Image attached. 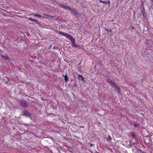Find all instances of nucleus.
<instances>
[{
  "label": "nucleus",
  "instance_id": "f257e3e1",
  "mask_svg": "<svg viewBox=\"0 0 153 153\" xmlns=\"http://www.w3.org/2000/svg\"><path fill=\"white\" fill-rule=\"evenodd\" d=\"M58 33L59 35L62 34L70 40L72 43V47L76 48L78 47V45L75 43V39L71 35L67 33L61 32H59Z\"/></svg>",
  "mask_w": 153,
  "mask_h": 153
},
{
  "label": "nucleus",
  "instance_id": "f03ea898",
  "mask_svg": "<svg viewBox=\"0 0 153 153\" xmlns=\"http://www.w3.org/2000/svg\"><path fill=\"white\" fill-rule=\"evenodd\" d=\"M108 82L109 83L112 87L115 88V89L117 90L118 93L120 94L121 90L120 87L117 85V83L115 82L113 80H111L109 78H108L107 79Z\"/></svg>",
  "mask_w": 153,
  "mask_h": 153
},
{
  "label": "nucleus",
  "instance_id": "7ed1b4c3",
  "mask_svg": "<svg viewBox=\"0 0 153 153\" xmlns=\"http://www.w3.org/2000/svg\"><path fill=\"white\" fill-rule=\"evenodd\" d=\"M71 10H69L71 12L72 14H74V15L77 17V16H79L80 15L78 13L77 10L75 9H72L71 8Z\"/></svg>",
  "mask_w": 153,
  "mask_h": 153
},
{
  "label": "nucleus",
  "instance_id": "20e7f679",
  "mask_svg": "<svg viewBox=\"0 0 153 153\" xmlns=\"http://www.w3.org/2000/svg\"><path fill=\"white\" fill-rule=\"evenodd\" d=\"M59 6L60 7L64 9H68V10H71V8L68 5H63L60 4H59Z\"/></svg>",
  "mask_w": 153,
  "mask_h": 153
},
{
  "label": "nucleus",
  "instance_id": "39448f33",
  "mask_svg": "<svg viewBox=\"0 0 153 153\" xmlns=\"http://www.w3.org/2000/svg\"><path fill=\"white\" fill-rule=\"evenodd\" d=\"M20 103L22 106L27 107L28 106L25 100H22L20 101Z\"/></svg>",
  "mask_w": 153,
  "mask_h": 153
},
{
  "label": "nucleus",
  "instance_id": "423d86ee",
  "mask_svg": "<svg viewBox=\"0 0 153 153\" xmlns=\"http://www.w3.org/2000/svg\"><path fill=\"white\" fill-rule=\"evenodd\" d=\"M22 113L24 115L29 117L30 115V114L29 111L26 110H24L22 112Z\"/></svg>",
  "mask_w": 153,
  "mask_h": 153
},
{
  "label": "nucleus",
  "instance_id": "0eeeda50",
  "mask_svg": "<svg viewBox=\"0 0 153 153\" xmlns=\"http://www.w3.org/2000/svg\"><path fill=\"white\" fill-rule=\"evenodd\" d=\"M100 2L104 4H108L109 5V6L110 4V2L109 1H101V0H99Z\"/></svg>",
  "mask_w": 153,
  "mask_h": 153
},
{
  "label": "nucleus",
  "instance_id": "6e6552de",
  "mask_svg": "<svg viewBox=\"0 0 153 153\" xmlns=\"http://www.w3.org/2000/svg\"><path fill=\"white\" fill-rule=\"evenodd\" d=\"M1 56L4 59L7 60H8L9 59V58L7 55H4L2 54H1Z\"/></svg>",
  "mask_w": 153,
  "mask_h": 153
},
{
  "label": "nucleus",
  "instance_id": "1a4fd4ad",
  "mask_svg": "<svg viewBox=\"0 0 153 153\" xmlns=\"http://www.w3.org/2000/svg\"><path fill=\"white\" fill-rule=\"evenodd\" d=\"M31 15H33L34 16H37L38 17L42 18H44V17L43 16H41L39 14H31Z\"/></svg>",
  "mask_w": 153,
  "mask_h": 153
},
{
  "label": "nucleus",
  "instance_id": "9d476101",
  "mask_svg": "<svg viewBox=\"0 0 153 153\" xmlns=\"http://www.w3.org/2000/svg\"><path fill=\"white\" fill-rule=\"evenodd\" d=\"M62 76L64 77L65 82H66L68 81V77L67 76V75L65 76L64 75H63Z\"/></svg>",
  "mask_w": 153,
  "mask_h": 153
},
{
  "label": "nucleus",
  "instance_id": "9b49d317",
  "mask_svg": "<svg viewBox=\"0 0 153 153\" xmlns=\"http://www.w3.org/2000/svg\"><path fill=\"white\" fill-rule=\"evenodd\" d=\"M28 19L29 20H30V21H33V22H36V21H37L36 19H32L31 18H30V17L29 18H28Z\"/></svg>",
  "mask_w": 153,
  "mask_h": 153
},
{
  "label": "nucleus",
  "instance_id": "f8f14e48",
  "mask_svg": "<svg viewBox=\"0 0 153 153\" xmlns=\"http://www.w3.org/2000/svg\"><path fill=\"white\" fill-rule=\"evenodd\" d=\"M45 15H46V16H48V17H51V18H54V17H55V16H50V15H46L45 14H44Z\"/></svg>",
  "mask_w": 153,
  "mask_h": 153
},
{
  "label": "nucleus",
  "instance_id": "ddd939ff",
  "mask_svg": "<svg viewBox=\"0 0 153 153\" xmlns=\"http://www.w3.org/2000/svg\"><path fill=\"white\" fill-rule=\"evenodd\" d=\"M78 78L79 79H82L83 77L80 74H79L78 75Z\"/></svg>",
  "mask_w": 153,
  "mask_h": 153
},
{
  "label": "nucleus",
  "instance_id": "4468645a",
  "mask_svg": "<svg viewBox=\"0 0 153 153\" xmlns=\"http://www.w3.org/2000/svg\"><path fill=\"white\" fill-rule=\"evenodd\" d=\"M111 140V137L110 136V135L109 136V137L108 138V140Z\"/></svg>",
  "mask_w": 153,
  "mask_h": 153
},
{
  "label": "nucleus",
  "instance_id": "2eb2a0df",
  "mask_svg": "<svg viewBox=\"0 0 153 153\" xmlns=\"http://www.w3.org/2000/svg\"><path fill=\"white\" fill-rule=\"evenodd\" d=\"M141 11H142V14H144L145 13V10L144 9H143V10H141Z\"/></svg>",
  "mask_w": 153,
  "mask_h": 153
},
{
  "label": "nucleus",
  "instance_id": "dca6fc26",
  "mask_svg": "<svg viewBox=\"0 0 153 153\" xmlns=\"http://www.w3.org/2000/svg\"><path fill=\"white\" fill-rule=\"evenodd\" d=\"M134 126L135 127H138L139 126L137 124H134Z\"/></svg>",
  "mask_w": 153,
  "mask_h": 153
},
{
  "label": "nucleus",
  "instance_id": "f3484780",
  "mask_svg": "<svg viewBox=\"0 0 153 153\" xmlns=\"http://www.w3.org/2000/svg\"><path fill=\"white\" fill-rule=\"evenodd\" d=\"M132 136L134 138L135 137V134H132Z\"/></svg>",
  "mask_w": 153,
  "mask_h": 153
},
{
  "label": "nucleus",
  "instance_id": "a211bd4d",
  "mask_svg": "<svg viewBox=\"0 0 153 153\" xmlns=\"http://www.w3.org/2000/svg\"><path fill=\"white\" fill-rule=\"evenodd\" d=\"M81 79L83 82H85L84 79L83 77Z\"/></svg>",
  "mask_w": 153,
  "mask_h": 153
},
{
  "label": "nucleus",
  "instance_id": "6ab92c4d",
  "mask_svg": "<svg viewBox=\"0 0 153 153\" xmlns=\"http://www.w3.org/2000/svg\"><path fill=\"white\" fill-rule=\"evenodd\" d=\"M105 30L107 31H109L108 29H106V28L105 29Z\"/></svg>",
  "mask_w": 153,
  "mask_h": 153
},
{
  "label": "nucleus",
  "instance_id": "aec40b11",
  "mask_svg": "<svg viewBox=\"0 0 153 153\" xmlns=\"http://www.w3.org/2000/svg\"><path fill=\"white\" fill-rule=\"evenodd\" d=\"M109 32H111L112 31V30L111 29L109 31Z\"/></svg>",
  "mask_w": 153,
  "mask_h": 153
},
{
  "label": "nucleus",
  "instance_id": "412c9836",
  "mask_svg": "<svg viewBox=\"0 0 153 153\" xmlns=\"http://www.w3.org/2000/svg\"><path fill=\"white\" fill-rule=\"evenodd\" d=\"M143 16H144V14H143Z\"/></svg>",
  "mask_w": 153,
  "mask_h": 153
},
{
  "label": "nucleus",
  "instance_id": "4be33fe9",
  "mask_svg": "<svg viewBox=\"0 0 153 153\" xmlns=\"http://www.w3.org/2000/svg\"><path fill=\"white\" fill-rule=\"evenodd\" d=\"M92 145H92V144H91V146Z\"/></svg>",
  "mask_w": 153,
  "mask_h": 153
},
{
  "label": "nucleus",
  "instance_id": "5701e85b",
  "mask_svg": "<svg viewBox=\"0 0 153 153\" xmlns=\"http://www.w3.org/2000/svg\"><path fill=\"white\" fill-rule=\"evenodd\" d=\"M152 1L153 2V0H152Z\"/></svg>",
  "mask_w": 153,
  "mask_h": 153
}]
</instances>
